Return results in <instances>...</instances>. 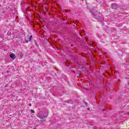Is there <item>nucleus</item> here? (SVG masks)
I'll return each instance as SVG.
<instances>
[{
    "label": "nucleus",
    "instance_id": "1",
    "mask_svg": "<svg viewBox=\"0 0 129 129\" xmlns=\"http://www.w3.org/2000/svg\"><path fill=\"white\" fill-rule=\"evenodd\" d=\"M112 9L115 10V9H117V5L115 4H113L112 5Z\"/></svg>",
    "mask_w": 129,
    "mask_h": 129
},
{
    "label": "nucleus",
    "instance_id": "2",
    "mask_svg": "<svg viewBox=\"0 0 129 129\" xmlns=\"http://www.w3.org/2000/svg\"><path fill=\"white\" fill-rule=\"evenodd\" d=\"M10 56L11 59H14L16 58V55L14 53L11 54Z\"/></svg>",
    "mask_w": 129,
    "mask_h": 129
},
{
    "label": "nucleus",
    "instance_id": "3",
    "mask_svg": "<svg viewBox=\"0 0 129 129\" xmlns=\"http://www.w3.org/2000/svg\"><path fill=\"white\" fill-rule=\"evenodd\" d=\"M38 117H39V118H41V119H44L45 118V116L43 115H40L37 116Z\"/></svg>",
    "mask_w": 129,
    "mask_h": 129
},
{
    "label": "nucleus",
    "instance_id": "4",
    "mask_svg": "<svg viewBox=\"0 0 129 129\" xmlns=\"http://www.w3.org/2000/svg\"><path fill=\"white\" fill-rule=\"evenodd\" d=\"M30 111L31 113H34V112H35V111L33 110H30Z\"/></svg>",
    "mask_w": 129,
    "mask_h": 129
},
{
    "label": "nucleus",
    "instance_id": "5",
    "mask_svg": "<svg viewBox=\"0 0 129 129\" xmlns=\"http://www.w3.org/2000/svg\"><path fill=\"white\" fill-rule=\"evenodd\" d=\"M31 39H32V35H31L30 37L29 41H31Z\"/></svg>",
    "mask_w": 129,
    "mask_h": 129
}]
</instances>
